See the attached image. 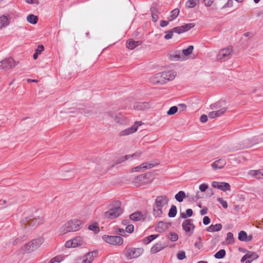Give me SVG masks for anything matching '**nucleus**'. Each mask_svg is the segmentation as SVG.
Returning <instances> with one entry per match:
<instances>
[{"instance_id":"obj_12","label":"nucleus","mask_w":263,"mask_h":263,"mask_svg":"<svg viewBox=\"0 0 263 263\" xmlns=\"http://www.w3.org/2000/svg\"><path fill=\"white\" fill-rule=\"evenodd\" d=\"M195 26V24L194 23H189L186 24L181 26L176 27L173 28V30L176 31V33L178 34H180L186 32L191 28H193Z\"/></svg>"},{"instance_id":"obj_53","label":"nucleus","mask_w":263,"mask_h":263,"mask_svg":"<svg viewBox=\"0 0 263 263\" xmlns=\"http://www.w3.org/2000/svg\"><path fill=\"white\" fill-rule=\"evenodd\" d=\"M217 201L222 205V206L226 209L228 208V203L226 201L223 200L221 198H218Z\"/></svg>"},{"instance_id":"obj_20","label":"nucleus","mask_w":263,"mask_h":263,"mask_svg":"<svg viewBox=\"0 0 263 263\" xmlns=\"http://www.w3.org/2000/svg\"><path fill=\"white\" fill-rule=\"evenodd\" d=\"M126 47L130 50H133L136 47L142 44L141 41H135L133 39H129L126 42Z\"/></svg>"},{"instance_id":"obj_17","label":"nucleus","mask_w":263,"mask_h":263,"mask_svg":"<svg viewBox=\"0 0 263 263\" xmlns=\"http://www.w3.org/2000/svg\"><path fill=\"white\" fill-rule=\"evenodd\" d=\"M227 110L226 107H222L215 111H213L209 114V117L211 119H214L222 115Z\"/></svg>"},{"instance_id":"obj_38","label":"nucleus","mask_w":263,"mask_h":263,"mask_svg":"<svg viewBox=\"0 0 263 263\" xmlns=\"http://www.w3.org/2000/svg\"><path fill=\"white\" fill-rule=\"evenodd\" d=\"M177 214V208L175 205H172L169 210L168 215L170 217L173 218L175 217Z\"/></svg>"},{"instance_id":"obj_60","label":"nucleus","mask_w":263,"mask_h":263,"mask_svg":"<svg viewBox=\"0 0 263 263\" xmlns=\"http://www.w3.org/2000/svg\"><path fill=\"white\" fill-rule=\"evenodd\" d=\"M215 0H203L204 5L206 6H210L212 5Z\"/></svg>"},{"instance_id":"obj_34","label":"nucleus","mask_w":263,"mask_h":263,"mask_svg":"<svg viewBox=\"0 0 263 263\" xmlns=\"http://www.w3.org/2000/svg\"><path fill=\"white\" fill-rule=\"evenodd\" d=\"M248 259L251 261L256 259L258 257V255L255 252L249 251L247 254Z\"/></svg>"},{"instance_id":"obj_31","label":"nucleus","mask_w":263,"mask_h":263,"mask_svg":"<svg viewBox=\"0 0 263 263\" xmlns=\"http://www.w3.org/2000/svg\"><path fill=\"white\" fill-rule=\"evenodd\" d=\"M98 252L96 251L90 252L87 253L85 256L87 258V260L89 263H90L93 259L97 257Z\"/></svg>"},{"instance_id":"obj_36","label":"nucleus","mask_w":263,"mask_h":263,"mask_svg":"<svg viewBox=\"0 0 263 263\" xmlns=\"http://www.w3.org/2000/svg\"><path fill=\"white\" fill-rule=\"evenodd\" d=\"M179 10L178 9H175L171 12V15L168 18L169 21H172L175 20L178 15Z\"/></svg>"},{"instance_id":"obj_42","label":"nucleus","mask_w":263,"mask_h":263,"mask_svg":"<svg viewBox=\"0 0 263 263\" xmlns=\"http://www.w3.org/2000/svg\"><path fill=\"white\" fill-rule=\"evenodd\" d=\"M158 235H151L144 238V242L146 244H148L153 240L157 238L158 237Z\"/></svg>"},{"instance_id":"obj_13","label":"nucleus","mask_w":263,"mask_h":263,"mask_svg":"<svg viewBox=\"0 0 263 263\" xmlns=\"http://www.w3.org/2000/svg\"><path fill=\"white\" fill-rule=\"evenodd\" d=\"M162 75V72L156 73L150 78L151 82L155 84H163L165 83Z\"/></svg>"},{"instance_id":"obj_52","label":"nucleus","mask_w":263,"mask_h":263,"mask_svg":"<svg viewBox=\"0 0 263 263\" xmlns=\"http://www.w3.org/2000/svg\"><path fill=\"white\" fill-rule=\"evenodd\" d=\"M89 230L91 231H93L95 232H97L99 231V228L96 224H90L88 227Z\"/></svg>"},{"instance_id":"obj_26","label":"nucleus","mask_w":263,"mask_h":263,"mask_svg":"<svg viewBox=\"0 0 263 263\" xmlns=\"http://www.w3.org/2000/svg\"><path fill=\"white\" fill-rule=\"evenodd\" d=\"M222 226L220 223H217L215 225L212 224L206 228V231L209 232H214L220 231L222 229Z\"/></svg>"},{"instance_id":"obj_59","label":"nucleus","mask_w":263,"mask_h":263,"mask_svg":"<svg viewBox=\"0 0 263 263\" xmlns=\"http://www.w3.org/2000/svg\"><path fill=\"white\" fill-rule=\"evenodd\" d=\"M211 222V219L208 216H204L203 219V223L205 225L209 224Z\"/></svg>"},{"instance_id":"obj_21","label":"nucleus","mask_w":263,"mask_h":263,"mask_svg":"<svg viewBox=\"0 0 263 263\" xmlns=\"http://www.w3.org/2000/svg\"><path fill=\"white\" fill-rule=\"evenodd\" d=\"M154 166V164L153 163H148V162H144L142 163L140 165L136 166L133 168V172H138L139 171L140 169L143 168L144 170L149 169L153 167Z\"/></svg>"},{"instance_id":"obj_48","label":"nucleus","mask_w":263,"mask_h":263,"mask_svg":"<svg viewBox=\"0 0 263 263\" xmlns=\"http://www.w3.org/2000/svg\"><path fill=\"white\" fill-rule=\"evenodd\" d=\"M175 32V31L173 30V28L167 32H166V34L164 36V39L166 40H169L172 38L173 35V33Z\"/></svg>"},{"instance_id":"obj_3","label":"nucleus","mask_w":263,"mask_h":263,"mask_svg":"<svg viewBox=\"0 0 263 263\" xmlns=\"http://www.w3.org/2000/svg\"><path fill=\"white\" fill-rule=\"evenodd\" d=\"M82 224L81 220L79 219H72L64 223L60 228L59 232L61 235L70 232H75L79 230Z\"/></svg>"},{"instance_id":"obj_9","label":"nucleus","mask_w":263,"mask_h":263,"mask_svg":"<svg viewBox=\"0 0 263 263\" xmlns=\"http://www.w3.org/2000/svg\"><path fill=\"white\" fill-rule=\"evenodd\" d=\"M102 238L106 242L114 246L121 245L123 242V239L120 236L104 235Z\"/></svg>"},{"instance_id":"obj_18","label":"nucleus","mask_w":263,"mask_h":263,"mask_svg":"<svg viewBox=\"0 0 263 263\" xmlns=\"http://www.w3.org/2000/svg\"><path fill=\"white\" fill-rule=\"evenodd\" d=\"M226 164V161L225 160L219 159L212 164V167L214 170L221 169L223 168Z\"/></svg>"},{"instance_id":"obj_29","label":"nucleus","mask_w":263,"mask_h":263,"mask_svg":"<svg viewBox=\"0 0 263 263\" xmlns=\"http://www.w3.org/2000/svg\"><path fill=\"white\" fill-rule=\"evenodd\" d=\"M27 21L31 24H36L38 21V17L33 14H29L27 17Z\"/></svg>"},{"instance_id":"obj_11","label":"nucleus","mask_w":263,"mask_h":263,"mask_svg":"<svg viewBox=\"0 0 263 263\" xmlns=\"http://www.w3.org/2000/svg\"><path fill=\"white\" fill-rule=\"evenodd\" d=\"M167 57L171 61H178L184 60V55L180 51H171L168 54Z\"/></svg>"},{"instance_id":"obj_54","label":"nucleus","mask_w":263,"mask_h":263,"mask_svg":"<svg viewBox=\"0 0 263 263\" xmlns=\"http://www.w3.org/2000/svg\"><path fill=\"white\" fill-rule=\"evenodd\" d=\"M134 227L132 224L128 225L125 229L126 232L131 233L134 231Z\"/></svg>"},{"instance_id":"obj_50","label":"nucleus","mask_w":263,"mask_h":263,"mask_svg":"<svg viewBox=\"0 0 263 263\" xmlns=\"http://www.w3.org/2000/svg\"><path fill=\"white\" fill-rule=\"evenodd\" d=\"M194 246L196 248H197L198 249H200L202 247L203 245L201 242V237L200 236L198 237V241H196L195 243Z\"/></svg>"},{"instance_id":"obj_61","label":"nucleus","mask_w":263,"mask_h":263,"mask_svg":"<svg viewBox=\"0 0 263 263\" xmlns=\"http://www.w3.org/2000/svg\"><path fill=\"white\" fill-rule=\"evenodd\" d=\"M233 2L232 0H228L227 3L223 6V8L231 7L233 6Z\"/></svg>"},{"instance_id":"obj_51","label":"nucleus","mask_w":263,"mask_h":263,"mask_svg":"<svg viewBox=\"0 0 263 263\" xmlns=\"http://www.w3.org/2000/svg\"><path fill=\"white\" fill-rule=\"evenodd\" d=\"M177 257L179 260H182L186 258L185 253L184 251H180L178 253Z\"/></svg>"},{"instance_id":"obj_24","label":"nucleus","mask_w":263,"mask_h":263,"mask_svg":"<svg viewBox=\"0 0 263 263\" xmlns=\"http://www.w3.org/2000/svg\"><path fill=\"white\" fill-rule=\"evenodd\" d=\"M168 228V224L163 221H159L156 228V231L159 233L164 232Z\"/></svg>"},{"instance_id":"obj_25","label":"nucleus","mask_w":263,"mask_h":263,"mask_svg":"<svg viewBox=\"0 0 263 263\" xmlns=\"http://www.w3.org/2000/svg\"><path fill=\"white\" fill-rule=\"evenodd\" d=\"M249 174L257 179H263V170H251Z\"/></svg>"},{"instance_id":"obj_19","label":"nucleus","mask_w":263,"mask_h":263,"mask_svg":"<svg viewBox=\"0 0 263 263\" xmlns=\"http://www.w3.org/2000/svg\"><path fill=\"white\" fill-rule=\"evenodd\" d=\"M149 107L148 102H136L134 105V108L137 110H143Z\"/></svg>"},{"instance_id":"obj_39","label":"nucleus","mask_w":263,"mask_h":263,"mask_svg":"<svg viewBox=\"0 0 263 263\" xmlns=\"http://www.w3.org/2000/svg\"><path fill=\"white\" fill-rule=\"evenodd\" d=\"M219 189L224 192L229 191L230 190V185L228 183L221 182Z\"/></svg>"},{"instance_id":"obj_49","label":"nucleus","mask_w":263,"mask_h":263,"mask_svg":"<svg viewBox=\"0 0 263 263\" xmlns=\"http://www.w3.org/2000/svg\"><path fill=\"white\" fill-rule=\"evenodd\" d=\"M76 263H89L85 255L77 259Z\"/></svg>"},{"instance_id":"obj_8","label":"nucleus","mask_w":263,"mask_h":263,"mask_svg":"<svg viewBox=\"0 0 263 263\" xmlns=\"http://www.w3.org/2000/svg\"><path fill=\"white\" fill-rule=\"evenodd\" d=\"M233 52L232 47H228L221 49L217 55V60L226 61L230 59Z\"/></svg>"},{"instance_id":"obj_10","label":"nucleus","mask_w":263,"mask_h":263,"mask_svg":"<svg viewBox=\"0 0 263 263\" xmlns=\"http://www.w3.org/2000/svg\"><path fill=\"white\" fill-rule=\"evenodd\" d=\"M182 228L183 230L188 233H190V235L193 234V231L195 229V226L193 223V221L191 219L185 220L182 223Z\"/></svg>"},{"instance_id":"obj_30","label":"nucleus","mask_w":263,"mask_h":263,"mask_svg":"<svg viewBox=\"0 0 263 263\" xmlns=\"http://www.w3.org/2000/svg\"><path fill=\"white\" fill-rule=\"evenodd\" d=\"M73 248L80 246L82 245V239L80 237H77L71 239Z\"/></svg>"},{"instance_id":"obj_16","label":"nucleus","mask_w":263,"mask_h":263,"mask_svg":"<svg viewBox=\"0 0 263 263\" xmlns=\"http://www.w3.org/2000/svg\"><path fill=\"white\" fill-rule=\"evenodd\" d=\"M141 154L142 153L141 152H137L133 154L128 155L125 156L121 157L117 160L116 163H120L134 157L136 158H138L139 157H140Z\"/></svg>"},{"instance_id":"obj_6","label":"nucleus","mask_w":263,"mask_h":263,"mask_svg":"<svg viewBox=\"0 0 263 263\" xmlns=\"http://www.w3.org/2000/svg\"><path fill=\"white\" fill-rule=\"evenodd\" d=\"M143 252V250L140 248H126L124 251V254L128 259H133L140 256Z\"/></svg>"},{"instance_id":"obj_5","label":"nucleus","mask_w":263,"mask_h":263,"mask_svg":"<svg viewBox=\"0 0 263 263\" xmlns=\"http://www.w3.org/2000/svg\"><path fill=\"white\" fill-rule=\"evenodd\" d=\"M117 206L110 208L104 213V217L107 218L114 219L118 217L122 213V209L120 207V202H116Z\"/></svg>"},{"instance_id":"obj_63","label":"nucleus","mask_w":263,"mask_h":263,"mask_svg":"<svg viewBox=\"0 0 263 263\" xmlns=\"http://www.w3.org/2000/svg\"><path fill=\"white\" fill-rule=\"evenodd\" d=\"M169 22H170L169 21H166L162 20L160 21V25L162 27H164L168 24Z\"/></svg>"},{"instance_id":"obj_23","label":"nucleus","mask_w":263,"mask_h":263,"mask_svg":"<svg viewBox=\"0 0 263 263\" xmlns=\"http://www.w3.org/2000/svg\"><path fill=\"white\" fill-rule=\"evenodd\" d=\"M10 23L9 17L6 15L0 16V30L8 26Z\"/></svg>"},{"instance_id":"obj_47","label":"nucleus","mask_w":263,"mask_h":263,"mask_svg":"<svg viewBox=\"0 0 263 263\" xmlns=\"http://www.w3.org/2000/svg\"><path fill=\"white\" fill-rule=\"evenodd\" d=\"M152 21L154 22H156L159 19V16L157 14V11L156 10H152Z\"/></svg>"},{"instance_id":"obj_15","label":"nucleus","mask_w":263,"mask_h":263,"mask_svg":"<svg viewBox=\"0 0 263 263\" xmlns=\"http://www.w3.org/2000/svg\"><path fill=\"white\" fill-rule=\"evenodd\" d=\"M140 124L138 122H136L135 124L132 126L131 127L128 128L124 130H123L121 132V136H126L130 134L134 133L136 132L137 130L138 126L140 125Z\"/></svg>"},{"instance_id":"obj_33","label":"nucleus","mask_w":263,"mask_h":263,"mask_svg":"<svg viewBox=\"0 0 263 263\" xmlns=\"http://www.w3.org/2000/svg\"><path fill=\"white\" fill-rule=\"evenodd\" d=\"M198 3L199 0H188L185 3V6L187 8H192L195 7Z\"/></svg>"},{"instance_id":"obj_4","label":"nucleus","mask_w":263,"mask_h":263,"mask_svg":"<svg viewBox=\"0 0 263 263\" xmlns=\"http://www.w3.org/2000/svg\"><path fill=\"white\" fill-rule=\"evenodd\" d=\"M44 221V219L42 216L35 217L32 216L23 220L22 221V226L24 224L25 228L27 226L32 227H36L39 225L42 224Z\"/></svg>"},{"instance_id":"obj_45","label":"nucleus","mask_w":263,"mask_h":263,"mask_svg":"<svg viewBox=\"0 0 263 263\" xmlns=\"http://www.w3.org/2000/svg\"><path fill=\"white\" fill-rule=\"evenodd\" d=\"M193 215V211L191 209H188L186 211V213H182L181 214V217L182 218H186L187 216L191 217Z\"/></svg>"},{"instance_id":"obj_35","label":"nucleus","mask_w":263,"mask_h":263,"mask_svg":"<svg viewBox=\"0 0 263 263\" xmlns=\"http://www.w3.org/2000/svg\"><path fill=\"white\" fill-rule=\"evenodd\" d=\"M238 239L241 241H246L248 239L247 233L244 231H241L238 234Z\"/></svg>"},{"instance_id":"obj_56","label":"nucleus","mask_w":263,"mask_h":263,"mask_svg":"<svg viewBox=\"0 0 263 263\" xmlns=\"http://www.w3.org/2000/svg\"><path fill=\"white\" fill-rule=\"evenodd\" d=\"M116 233L117 234L122 236H125V231L123 229H118V230L116 231Z\"/></svg>"},{"instance_id":"obj_32","label":"nucleus","mask_w":263,"mask_h":263,"mask_svg":"<svg viewBox=\"0 0 263 263\" xmlns=\"http://www.w3.org/2000/svg\"><path fill=\"white\" fill-rule=\"evenodd\" d=\"M194 49V46L193 45L189 46L186 49H183L181 53L184 55V60H185V57L191 54Z\"/></svg>"},{"instance_id":"obj_27","label":"nucleus","mask_w":263,"mask_h":263,"mask_svg":"<svg viewBox=\"0 0 263 263\" xmlns=\"http://www.w3.org/2000/svg\"><path fill=\"white\" fill-rule=\"evenodd\" d=\"M143 215L141 212L137 211L131 214L129 216V218L133 221H137L141 220L143 218Z\"/></svg>"},{"instance_id":"obj_37","label":"nucleus","mask_w":263,"mask_h":263,"mask_svg":"<svg viewBox=\"0 0 263 263\" xmlns=\"http://www.w3.org/2000/svg\"><path fill=\"white\" fill-rule=\"evenodd\" d=\"M44 50V47L43 45L38 46L37 48L36 49L35 53L33 54V57L34 60L37 59L38 55L40 54L42 51Z\"/></svg>"},{"instance_id":"obj_41","label":"nucleus","mask_w":263,"mask_h":263,"mask_svg":"<svg viewBox=\"0 0 263 263\" xmlns=\"http://www.w3.org/2000/svg\"><path fill=\"white\" fill-rule=\"evenodd\" d=\"M225 255L226 251L224 249H221L215 254L214 257L217 259H221L223 258Z\"/></svg>"},{"instance_id":"obj_43","label":"nucleus","mask_w":263,"mask_h":263,"mask_svg":"<svg viewBox=\"0 0 263 263\" xmlns=\"http://www.w3.org/2000/svg\"><path fill=\"white\" fill-rule=\"evenodd\" d=\"M168 238L172 241H176L178 239V235L175 232H172L168 235Z\"/></svg>"},{"instance_id":"obj_64","label":"nucleus","mask_w":263,"mask_h":263,"mask_svg":"<svg viewBox=\"0 0 263 263\" xmlns=\"http://www.w3.org/2000/svg\"><path fill=\"white\" fill-rule=\"evenodd\" d=\"M220 183L221 182H219L217 181H213L212 182V186L215 188H217L219 189Z\"/></svg>"},{"instance_id":"obj_57","label":"nucleus","mask_w":263,"mask_h":263,"mask_svg":"<svg viewBox=\"0 0 263 263\" xmlns=\"http://www.w3.org/2000/svg\"><path fill=\"white\" fill-rule=\"evenodd\" d=\"M208 188V185L206 184L202 183L199 185V190L201 192H204Z\"/></svg>"},{"instance_id":"obj_46","label":"nucleus","mask_w":263,"mask_h":263,"mask_svg":"<svg viewBox=\"0 0 263 263\" xmlns=\"http://www.w3.org/2000/svg\"><path fill=\"white\" fill-rule=\"evenodd\" d=\"M178 111V107L176 106L171 107L167 112L168 115H173L177 112Z\"/></svg>"},{"instance_id":"obj_2","label":"nucleus","mask_w":263,"mask_h":263,"mask_svg":"<svg viewBox=\"0 0 263 263\" xmlns=\"http://www.w3.org/2000/svg\"><path fill=\"white\" fill-rule=\"evenodd\" d=\"M44 240L43 237L35 238L23 246L21 251L23 254L31 253L38 249L44 243Z\"/></svg>"},{"instance_id":"obj_44","label":"nucleus","mask_w":263,"mask_h":263,"mask_svg":"<svg viewBox=\"0 0 263 263\" xmlns=\"http://www.w3.org/2000/svg\"><path fill=\"white\" fill-rule=\"evenodd\" d=\"M226 241L228 243H233L234 242L233 234L231 232H229L227 234Z\"/></svg>"},{"instance_id":"obj_22","label":"nucleus","mask_w":263,"mask_h":263,"mask_svg":"<svg viewBox=\"0 0 263 263\" xmlns=\"http://www.w3.org/2000/svg\"><path fill=\"white\" fill-rule=\"evenodd\" d=\"M166 245L164 243H162V242H159L152 247L151 252L153 254L156 253L164 249Z\"/></svg>"},{"instance_id":"obj_1","label":"nucleus","mask_w":263,"mask_h":263,"mask_svg":"<svg viewBox=\"0 0 263 263\" xmlns=\"http://www.w3.org/2000/svg\"><path fill=\"white\" fill-rule=\"evenodd\" d=\"M168 199L166 196L157 197L153 204V214L156 217H160L163 215V208L167 204Z\"/></svg>"},{"instance_id":"obj_40","label":"nucleus","mask_w":263,"mask_h":263,"mask_svg":"<svg viewBox=\"0 0 263 263\" xmlns=\"http://www.w3.org/2000/svg\"><path fill=\"white\" fill-rule=\"evenodd\" d=\"M64 259L63 255H58L50 259L49 263L60 262Z\"/></svg>"},{"instance_id":"obj_58","label":"nucleus","mask_w":263,"mask_h":263,"mask_svg":"<svg viewBox=\"0 0 263 263\" xmlns=\"http://www.w3.org/2000/svg\"><path fill=\"white\" fill-rule=\"evenodd\" d=\"M65 247L67 248H73L71 239L67 240L65 243Z\"/></svg>"},{"instance_id":"obj_55","label":"nucleus","mask_w":263,"mask_h":263,"mask_svg":"<svg viewBox=\"0 0 263 263\" xmlns=\"http://www.w3.org/2000/svg\"><path fill=\"white\" fill-rule=\"evenodd\" d=\"M105 116H106L108 118H110L111 120L112 119H115V118H116V115H115L114 112H111V111L107 112L105 114Z\"/></svg>"},{"instance_id":"obj_62","label":"nucleus","mask_w":263,"mask_h":263,"mask_svg":"<svg viewBox=\"0 0 263 263\" xmlns=\"http://www.w3.org/2000/svg\"><path fill=\"white\" fill-rule=\"evenodd\" d=\"M200 120L202 123H205L208 120V116L205 115H202L201 116Z\"/></svg>"},{"instance_id":"obj_28","label":"nucleus","mask_w":263,"mask_h":263,"mask_svg":"<svg viewBox=\"0 0 263 263\" xmlns=\"http://www.w3.org/2000/svg\"><path fill=\"white\" fill-rule=\"evenodd\" d=\"M185 197L186 195L185 192L184 191H181L176 194L175 196V198L177 201L181 202L183 200V199L185 198Z\"/></svg>"},{"instance_id":"obj_7","label":"nucleus","mask_w":263,"mask_h":263,"mask_svg":"<svg viewBox=\"0 0 263 263\" xmlns=\"http://www.w3.org/2000/svg\"><path fill=\"white\" fill-rule=\"evenodd\" d=\"M17 64L18 62L15 61L12 57H9L0 61V69L9 70L14 68Z\"/></svg>"},{"instance_id":"obj_14","label":"nucleus","mask_w":263,"mask_h":263,"mask_svg":"<svg viewBox=\"0 0 263 263\" xmlns=\"http://www.w3.org/2000/svg\"><path fill=\"white\" fill-rule=\"evenodd\" d=\"M162 74L165 83H166L168 81L174 80L177 75L176 72L173 70L164 71Z\"/></svg>"}]
</instances>
